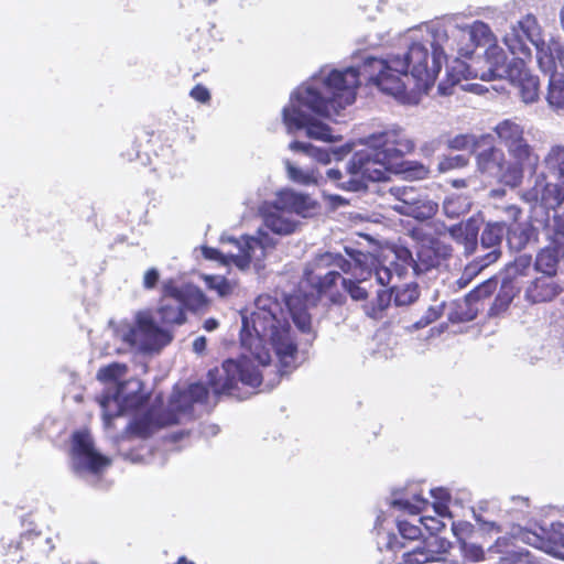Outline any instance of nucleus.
I'll return each mask as SVG.
<instances>
[{
  "mask_svg": "<svg viewBox=\"0 0 564 564\" xmlns=\"http://www.w3.org/2000/svg\"><path fill=\"white\" fill-rule=\"evenodd\" d=\"M297 301L296 296H290L285 302V312L282 303L274 297L260 295L253 306L242 313L240 341L243 352L239 358L227 359L220 368L208 372V383L216 394L239 398L240 386L252 389L259 387L272 368L271 350L279 360L280 372L296 367L297 345L286 315L292 316L300 330L308 332L311 328L306 307L297 308Z\"/></svg>",
  "mask_w": 564,
  "mask_h": 564,
  "instance_id": "f257e3e1",
  "label": "nucleus"
},
{
  "mask_svg": "<svg viewBox=\"0 0 564 564\" xmlns=\"http://www.w3.org/2000/svg\"><path fill=\"white\" fill-rule=\"evenodd\" d=\"M358 75L354 67L344 70L333 69L324 79L299 87L282 111L288 130L305 128L307 137L312 139L324 142L339 141L340 137H334L332 129L312 118L310 112L328 118L354 104L360 85Z\"/></svg>",
  "mask_w": 564,
  "mask_h": 564,
  "instance_id": "f03ea898",
  "label": "nucleus"
},
{
  "mask_svg": "<svg viewBox=\"0 0 564 564\" xmlns=\"http://www.w3.org/2000/svg\"><path fill=\"white\" fill-rule=\"evenodd\" d=\"M126 373L127 366L118 362L100 368L97 372V379L108 384L106 392L98 398L106 429L110 427L112 419L141 403V381L138 379L120 381Z\"/></svg>",
  "mask_w": 564,
  "mask_h": 564,
  "instance_id": "7ed1b4c3",
  "label": "nucleus"
},
{
  "mask_svg": "<svg viewBox=\"0 0 564 564\" xmlns=\"http://www.w3.org/2000/svg\"><path fill=\"white\" fill-rule=\"evenodd\" d=\"M372 152L361 163L364 175L372 181H381L386 172L403 167V158L415 149L414 142L398 129L371 135Z\"/></svg>",
  "mask_w": 564,
  "mask_h": 564,
  "instance_id": "20e7f679",
  "label": "nucleus"
},
{
  "mask_svg": "<svg viewBox=\"0 0 564 564\" xmlns=\"http://www.w3.org/2000/svg\"><path fill=\"white\" fill-rule=\"evenodd\" d=\"M494 131L500 144L507 149L513 160L502 176L505 185L517 188L522 184L524 166L530 165L535 169L539 163V155L525 139L523 127L514 120L505 119L500 121Z\"/></svg>",
  "mask_w": 564,
  "mask_h": 564,
  "instance_id": "39448f33",
  "label": "nucleus"
},
{
  "mask_svg": "<svg viewBox=\"0 0 564 564\" xmlns=\"http://www.w3.org/2000/svg\"><path fill=\"white\" fill-rule=\"evenodd\" d=\"M207 395L208 390L202 383L191 384L184 391L176 389L171 395L166 414L161 415L152 410L134 421L132 431L141 437H148L160 427L180 423L183 417L191 416L193 405L195 403H204Z\"/></svg>",
  "mask_w": 564,
  "mask_h": 564,
  "instance_id": "423d86ee",
  "label": "nucleus"
},
{
  "mask_svg": "<svg viewBox=\"0 0 564 564\" xmlns=\"http://www.w3.org/2000/svg\"><path fill=\"white\" fill-rule=\"evenodd\" d=\"M432 65L429 66V48L419 42H413L402 55L391 56V63L398 73L408 76L409 73L415 80L414 89L419 93H427L442 69V61L445 58L440 45H432Z\"/></svg>",
  "mask_w": 564,
  "mask_h": 564,
  "instance_id": "0eeeda50",
  "label": "nucleus"
},
{
  "mask_svg": "<svg viewBox=\"0 0 564 564\" xmlns=\"http://www.w3.org/2000/svg\"><path fill=\"white\" fill-rule=\"evenodd\" d=\"M116 336L129 347L142 352H158L173 338L167 328L156 325L150 311L138 312L133 325H119Z\"/></svg>",
  "mask_w": 564,
  "mask_h": 564,
  "instance_id": "6e6552de",
  "label": "nucleus"
},
{
  "mask_svg": "<svg viewBox=\"0 0 564 564\" xmlns=\"http://www.w3.org/2000/svg\"><path fill=\"white\" fill-rule=\"evenodd\" d=\"M358 77L364 75L369 83L376 85L382 93L391 95L403 104H411L414 100L413 90L406 88L401 73H398L394 65L389 61L378 57H367L362 65Z\"/></svg>",
  "mask_w": 564,
  "mask_h": 564,
  "instance_id": "1a4fd4ad",
  "label": "nucleus"
},
{
  "mask_svg": "<svg viewBox=\"0 0 564 564\" xmlns=\"http://www.w3.org/2000/svg\"><path fill=\"white\" fill-rule=\"evenodd\" d=\"M438 229L436 223H426L413 227L410 236L419 245V247H440V242L435 235H443L448 231L449 236L459 245L465 247H477V238L480 230V221L476 218H469L464 223L446 228L442 225Z\"/></svg>",
  "mask_w": 564,
  "mask_h": 564,
  "instance_id": "9d476101",
  "label": "nucleus"
},
{
  "mask_svg": "<svg viewBox=\"0 0 564 564\" xmlns=\"http://www.w3.org/2000/svg\"><path fill=\"white\" fill-rule=\"evenodd\" d=\"M539 231L531 223L508 227L503 221L488 223L481 234V247H500L506 239L507 247H527L538 242Z\"/></svg>",
  "mask_w": 564,
  "mask_h": 564,
  "instance_id": "9b49d317",
  "label": "nucleus"
},
{
  "mask_svg": "<svg viewBox=\"0 0 564 564\" xmlns=\"http://www.w3.org/2000/svg\"><path fill=\"white\" fill-rule=\"evenodd\" d=\"M70 458L73 469L83 477L97 476L110 465V459L95 448L91 435L84 430L73 434Z\"/></svg>",
  "mask_w": 564,
  "mask_h": 564,
  "instance_id": "f8f14e48",
  "label": "nucleus"
},
{
  "mask_svg": "<svg viewBox=\"0 0 564 564\" xmlns=\"http://www.w3.org/2000/svg\"><path fill=\"white\" fill-rule=\"evenodd\" d=\"M521 198L530 205L556 210L564 203V184L549 182L546 174L541 173L534 184L521 193Z\"/></svg>",
  "mask_w": 564,
  "mask_h": 564,
  "instance_id": "ddd939ff",
  "label": "nucleus"
},
{
  "mask_svg": "<svg viewBox=\"0 0 564 564\" xmlns=\"http://www.w3.org/2000/svg\"><path fill=\"white\" fill-rule=\"evenodd\" d=\"M332 259L330 253L321 256L313 265H308L304 271V279L301 283V289L306 285L312 286V291L306 294L305 302L312 304L315 303L316 297L323 293H326L336 283L337 280L341 279V275L334 271H325Z\"/></svg>",
  "mask_w": 564,
  "mask_h": 564,
  "instance_id": "4468645a",
  "label": "nucleus"
},
{
  "mask_svg": "<svg viewBox=\"0 0 564 564\" xmlns=\"http://www.w3.org/2000/svg\"><path fill=\"white\" fill-rule=\"evenodd\" d=\"M508 79L518 88L520 97L525 104L538 100L539 78L530 73L521 58H514L510 63Z\"/></svg>",
  "mask_w": 564,
  "mask_h": 564,
  "instance_id": "2eb2a0df",
  "label": "nucleus"
},
{
  "mask_svg": "<svg viewBox=\"0 0 564 564\" xmlns=\"http://www.w3.org/2000/svg\"><path fill=\"white\" fill-rule=\"evenodd\" d=\"M481 144L487 145V148L476 151V163L478 170L481 173L498 176L499 182L505 184L502 176L511 162L506 160V155L501 149L492 144V138L486 142H480V145Z\"/></svg>",
  "mask_w": 564,
  "mask_h": 564,
  "instance_id": "dca6fc26",
  "label": "nucleus"
},
{
  "mask_svg": "<svg viewBox=\"0 0 564 564\" xmlns=\"http://www.w3.org/2000/svg\"><path fill=\"white\" fill-rule=\"evenodd\" d=\"M315 207L316 203L308 195L295 193L292 189L280 191L270 204V208L276 212L294 213L302 216H306Z\"/></svg>",
  "mask_w": 564,
  "mask_h": 564,
  "instance_id": "f3484780",
  "label": "nucleus"
},
{
  "mask_svg": "<svg viewBox=\"0 0 564 564\" xmlns=\"http://www.w3.org/2000/svg\"><path fill=\"white\" fill-rule=\"evenodd\" d=\"M165 295H173L178 299L183 307L196 311L206 305V297L203 292L193 284H180L174 279L165 280L162 284Z\"/></svg>",
  "mask_w": 564,
  "mask_h": 564,
  "instance_id": "a211bd4d",
  "label": "nucleus"
},
{
  "mask_svg": "<svg viewBox=\"0 0 564 564\" xmlns=\"http://www.w3.org/2000/svg\"><path fill=\"white\" fill-rule=\"evenodd\" d=\"M528 543L554 557L564 558V552L562 551L564 549V524L561 522L552 523L547 538L532 534L528 536Z\"/></svg>",
  "mask_w": 564,
  "mask_h": 564,
  "instance_id": "6ab92c4d",
  "label": "nucleus"
},
{
  "mask_svg": "<svg viewBox=\"0 0 564 564\" xmlns=\"http://www.w3.org/2000/svg\"><path fill=\"white\" fill-rule=\"evenodd\" d=\"M485 59L488 64V69L481 75V79L494 80L509 77L510 63H507V55L503 48L498 45H490L485 52Z\"/></svg>",
  "mask_w": 564,
  "mask_h": 564,
  "instance_id": "aec40b11",
  "label": "nucleus"
},
{
  "mask_svg": "<svg viewBox=\"0 0 564 564\" xmlns=\"http://www.w3.org/2000/svg\"><path fill=\"white\" fill-rule=\"evenodd\" d=\"M561 289L551 276L536 278L525 290V299L533 303H543L553 300Z\"/></svg>",
  "mask_w": 564,
  "mask_h": 564,
  "instance_id": "412c9836",
  "label": "nucleus"
},
{
  "mask_svg": "<svg viewBox=\"0 0 564 564\" xmlns=\"http://www.w3.org/2000/svg\"><path fill=\"white\" fill-rule=\"evenodd\" d=\"M398 258L409 256L416 273H422L440 264L438 249H415V258L410 249H392Z\"/></svg>",
  "mask_w": 564,
  "mask_h": 564,
  "instance_id": "4be33fe9",
  "label": "nucleus"
},
{
  "mask_svg": "<svg viewBox=\"0 0 564 564\" xmlns=\"http://www.w3.org/2000/svg\"><path fill=\"white\" fill-rule=\"evenodd\" d=\"M158 314L164 325H181L185 322L184 307L178 299L173 295H165L163 293Z\"/></svg>",
  "mask_w": 564,
  "mask_h": 564,
  "instance_id": "5701e85b",
  "label": "nucleus"
},
{
  "mask_svg": "<svg viewBox=\"0 0 564 564\" xmlns=\"http://www.w3.org/2000/svg\"><path fill=\"white\" fill-rule=\"evenodd\" d=\"M556 62L564 68V47L553 44L547 46L546 50L543 47L539 48L538 63L545 74L557 73Z\"/></svg>",
  "mask_w": 564,
  "mask_h": 564,
  "instance_id": "b1692460",
  "label": "nucleus"
},
{
  "mask_svg": "<svg viewBox=\"0 0 564 564\" xmlns=\"http://www.w3.org/2000/svg\"><path fill=\"white\" fill-rule=\"evenodd\" d=\"M282 212L270 208L264 215V227L278 235H290L295 231L297 224L282 216Z\"/></svg>",
  "mask_w": 564,
  "mask_h": 564,
  "instance_id": "393cba45",
  "label": "nucleus"
},
{
  "mask_svg": "<svg viewBox=\"0 0 564 564\" xmlns=\"http://www.w3.org/2000/svg\"><path fill=\"white\" fill-rule=\"evenodd\" d=\"M400 214L412 216L416 219H429L437 212V204L431 200L415 198L410 206H394Z\"/></svg>",
  "mask_w": 564,
  "mask_h": 564,
  "instance_id": "a878e982",
  "label": "nucleus"
},
{
  "mask_svg": "<svg viewBox=\"0 0 564 564\" xmlns=\"http://www.w3.org/2000/svg\"><path fill=\"white\" fill-rule=\"evenodd\" d=\"M544 167L547 174L556 177L560 181L564 180V147L553 145L546 153L543 160Z\"/></svg>",
  "mask_w": 564,
  "mask_h": 564,
  "instance_id": "bb28decb",
  "label": "nucleus"
},
{
  "mask_svg": "<svg viewBox=\"0 0 564 564\" xmlns=\"http://www.w3.org/2000/svg\"><path fill=\"white\" fill-rule=\"evenodd\" d=\"M500 257V252L498 249H494L488 252L486 256L479 259H475L465 267L464 273L459 280L462 282V286H465L468 282L473 280L481 270L487 268L489 264L496 262Z\"/></svg>",
  "mask_w": 564,
  "mask_h": 564,
  "instance_id": "cd10ccee",
  "label": "nucleus"
},
{
  "mask_svg": "<svg viewBox=\"0 0 564 564\" xmlns=\"http://www.w3.org/2000/svg\"><path fill=\"white\" fill-rule=\"evenodd\" d=\"M455 64V66L447 70L446 79L442 80L438 85V93L441 95H452L454 86L467 77V65L459 59H456Z\"/></svg>",
  "mask_w": 564,
  "mask_h": 564,
  "instance_id": "c85d7f7f",
  "label": "nucleus"
},
{
  "mask_svg": "<svg viewBox=\"0 0 564 564\" xmlns=\"http://www.w3.org/2000/svg\"><path fill=\"white\" fill-rule=\"evenodd\" d=\"M546 99L554 108H564V77L562 74H550Z\"/></svg>",
  "mask_w": 564,
  "mask_h": 564,
  "instance_id": "c756f323",
  "label": "nucleus"
},
{
  "mask_svg": "<svg viewBox=\"0 0 564 564\" xmlns=\"http://www.w3.org/2000/svg\"><path fill=\"white\" fill-rule=\"evenodd\" d=\"M562 249H540L536 259V270L543 272L547 276L555 273L558 263V253Z\"/></svg>",
  "mask_w": 564,
  "mask_h": 564,
  "instance_id": "7c9ffc66",
  "label": "nucleus"
},
{
  "mask_svg": "<svg viewBox=\"0 0 564 564\" xmlns=\"http://www.w3.org/2000/svg\"><path fill=\"white\" fill-rule=\"evenodd\" d=\"M221 241L232 243V245H235V247H248V248L267 247L268 245L271 243L269 240V237H268V231L264 230L263 228H259L256 236L242 235L241 240L236 239L234 237H228V238L223 237Z\"/></svg>",
  "mask_w": 564,
  "mask_h": 564,
  "instance_id": "2f4dec72",
  "label": "nucleus"
},
{
  "mask_svg": "<svg viewBox=\"0 0 564 564\" xmlns=\"http://www.w3.org/2000/svg\"><path fill=\"white\" fill-rule=\"evenodd\" d=\"M393 507L399 508L410 514H419L423 512L427 506L429 501L424 499L421 495L414 494L412 498H400L394 499L391 503Z\"/></svg>",
  "mask_w": 564,
  "mask_h": 564,
  "instance_id": "473e14b6",
  "label": "nucleus"
},
{
  "mask_svg": "<svg viewBox=\"0 0 564 564\" xmlns=\"http://www.w3.org/2000/svg\"><path fill=\"white\" fill-rule=\"evenodd\" d=\"M290 148L293 151L305 153L323 164H328L332 160V154L329 151L316 148L311 143L293 141L290 144Z\"/></svg>",
  "mask_w": 564,
  "mask_h": 564,
  "instance_id": "72a5a7b5",
  "label": "nucleus"
},
{
  "mask_svg": "<svg viewBox=\"0 0 564 564\" xmlns=\"http://www.w3.org/2000/svg\"><path fill=\"white\" fill-rule=\"evenodd\" d=\"M490 139V134L481 135L478 140L468 134H458L449 140V147L455 150L473 148L474 151H477L480 148V142H486Z\"/></svg>",
  "mask_w": 564,
  "mask_h": 564,
  "instance_id": "f704fd0d",
  "label": "nucleus"
},
{
  "mask_svg": "<svg viewBox=\"0 0 564 564\" xmlns=\"http://www.w3.org/2000/svg\"><path fill=\"white\" fill-rule=\"evenodd\" d=\"M206 285L215 290L218 295L227 296L234 292L235 284L220 275H204Z\"/></svg>",
  "mask_w": 564,
  "mask_h": 564,
  "instance_id": "c9c22d12",
  "label": "nucleus"
},
{
  "mask_svg": "<svg viewBox=\"0 0 564 564\" xmlns=\"http://www.w3.org/2000/svg\"><path fill=\"white\" fill-rule=\"evenodd\" d=\"M394 302L399 306H404L413 303L419 297V290L416 285L406 284L401 288H395Z\"/></svg>",
  "mask_w": 564,
  "mask_h": 564,
  "instance_id": "e433bc0d",
  "label": "nucleus"
},
{
  "mask_svg": "<svg viewBox=\"0 0 564 564\" xmlns=\"http://www.w3.org/2000/svg\"><path fill=\"white\" fill-rule=\"evenodd\" d=\"M501 564H538L536 556L528 551L508 552L500 557Z\"/></svg>",
  "mask_w": 564,
  "mask_h": 564,
  "instance_id": "4c0bfd02",
  "label": "nucleus"
},
{
  "mask_svg": "<svg viewBox=\"0 0 564 564\" xmlns=\"http://www.w3.org/2000/svg\"><path fill=\"white\" fill-rule=\"evenodd\" d=\"M391 195L400 200L399 206H410L415 200L417 194L413 187L392 186L389 188Z\"/></svg>",
  "mask_w": 564,
  "mask_h": 564,
  "instance_id": "58836bf2",
  "label": "nucleus"
},
{
  "mask_svg": "<svg viewBox=\"0 0 564 564\" xmlns=\"http://www.w3.org/2000/svg\"><path fill=\"white\" fill-rule=\"evenodd\" d=\"M250 249H238L237 254L230 257H223L221 261L225 265L235 264L240 270H245L249 267L251 261Z\"/></svg>",
  "mask_w": 564,
  "mask_h": 564,
  "instance_id": "ea45409f",
  "label": "nucleus"
},
{
  "mask_svg": "<svg viewBox=\"0 0 564 564\" xmlns=\"http://www.w3.org/2000/svg\"><path fill=\"white\" fill-rule=\"evenodd\" d=\"M378 545L380 550L397 551L404 547V543L399 541V538L393 533H378Z\"/></svg>",
  "mask_w": 564,
  "mask_h": 564,
  "instance_id": "a19ab883",
  "label": "nucleus"
},
{
  "mask_svg": "<svg viewBox=\"0 0 564 564\" xmlns=\"http://www.w3.org/2000/svg\"><path fill=\"white\" fill-rule=\"evenodd\" d=\"M463 556L466 561L469 562H480L485 560L484 550L474 543L463 542L460 545Z\"/></svg>",
  "mask_w": 564,
  "mask_h": 564,
  "instance_id": "79ce46f5",
  "label": "nucleus"
},
{
  "mask_svg": "<svg viewBox=\"0 0 564 564\" xmlns=\"http://www.w3.org/2000/svg\"><path fill=\"white\" fill-rule=\"evenodd\" d=\"M398 528L401 539L403 540H416L421 535L420 527L411 524L406 521H399Z\"/></svg>",
  "mask_w": 564,
  "mask_h": 564,
  "instance_id": "37998d69",
  "label": "nucleus"
},
{
  "mask_svg": "<svg viewBox=\"0 0 564 564\" xmlns=\"http://www.w3.org/2000/svg\"><path fill=\"white\" fill-rule=\"evenodd\" d=\"M551 239L554 243L553 247H564V217L557 216L554 218V228Z\"/></svg>",
  "mask_w": 564,
  "mask_h": 564,
  "instance_id": "c03bdc74",
  "label": "nucleus"
},
{
  "mask_svg": "<svg viewBox=\"0 0 564 564\" xmlns=\"http://www.w3.org/2000/svg\"><path fill=\"white\" fill-rule=\"evenodd\" d=\"M343 284L347 292L350 294L351 299L355 301H362L367 299V291L365 288L360 285V283H356L352 281H346L345 279H341Z\"/></svg>",
  "mask_w": 564,
  "mask_h": 564,
  "instance_id": "a18cd8bd",
  "label": "nucleus"
},
{
  "mask_svg": "<svg viewBox=\"0 0 564 564\" xmlns=\"http://www.w3.org/2000/svg\"><path fill=\"white\" fill-rule=\"evenodd\" d=\"M288 173H289L290 178L296 183H300L303 185L316 183V181L313 178L312 175L305 174L300 169H297L291 164H288Z\"/></svg>",
  "mask_w": 564,
  "mask_h": 564,
  "instance_id": "49530a36",
  "label": "nucleus"
},
{
  "mask_svg": "<svg viewBox=\"0 0 564 564\" xmlns=\"http://www.w3.org/2000/svg\"><path fill=\"white\" fill-rule=\"evenodd\" d=\"M327 176L329 180L337 183V186L339 188L346 189V191H357L359 188V183L356 181H349L347 184H339L338 182L341 178V172L337 169H330L327 171Z\"/></svg>",
  "mask_w": 564,
  "mask_h": 564,
  "instance_id": "de8ad7c7",
  "label": "nucleus"
},
{
  "mask_svg": "<svg viewBox=\"0 0 564 564\" xmlns=\"http://www.w3.org/2000/svg\"><path fill=\"white\" fill-rule=\"evenodd\" d=\"M189 96L200 104H207L210 100L209 90L202 84L194 86L189 91Z\"/></svg>",
  "mask_w": 564,
  "mask_h": 564,
  "instance_id": "09e8293b",
  "label": "nucleus"
},
{
  "mask_svg": "<svg viewBox=\"0 0 564 564\" xmlns=\"http://www.w3.org/2000/svg\"><path fill=\"white\" fill-rule=\"evenodd\" d=\"M160 279L159 271L154 268L145 271L143 275L142 285L147 290L154 289Z\"/></svg>",
  "mask_w": 564,
  "mask_h": 564,
  "instance_id": "8fccbe9b",
  "label": "nucleus"
},
{
  "mask_svg": "<svg viewBox=\"0 0 564 564\" xmlns=\"http://www.w3.org/2000/svg\"><path fill=\"white\" fill-rule=\"evenodd\" d=\"M420 522L424 524L425 528L432 533H436L445 527L443 521L435 519L434 517L431 516L422 517L420 519Z\"/></svg>",
  "mask_w": 564,
  "mask_h": 564,
  "instance_id": "3c124183",
  "label": "nucleus"
},
{
  "mask_svg": "<svg viewBox=\"0 0 564 564\" xmlns=\"http://www.w3.org/2000/svg\"><path fill=\"white\" fill-rule=\"evenodd\" d=\"M470 33H471L473 37H477V36L485 37L490 34V29L485 22L476 21L471 25Z\"/></svg>",
  "mask_w": 564,
  "mask_h": 564,
  "instance_id": "603ef678",
  "label": "nucleus"
},
{
  "mask_svg": "<svg viewBox=\"0 0 564 564\" xmlns=\"http://www.w3.org/2000/svg\"><path fill=\"white\" fill-rule=\"evenodd\" d=\"M502 212L507 215L509 219H511L513 223H517L521 215H522V208L518 205H507L502 207Z\"/></svg>",
  "mask_w": 564,
  "mask_h": 564,
  "instance_id": "864d4df0",
  "label": "nucleus"
},
{
  "mask_svg": "<svg viewBox=\"0 0 564 564\" xmlns=\"http://www.w3.org/2000/svg\"><path fill=\"white\" fill-rule=\"evenodd\" d=\"M468 158L465 155H455L453 158H448L445 161L446 167L448 169H455V167H463L467 165Z\"/></svg>",
  "mask_w": 564,
  "mask_h": 564,
  "instance_id": "5fc2aeb1",
  "label": "nucleus"
},
{
  "mask_svg": "<svg viewBox=\"0 0 564 564\" xmlns=\"http://www.w3.org/2000/svg\"><path fill=\"white\" fill-rule=\"evenodd\" d=\"M448 501H434L433 509L435 513L441 518H451V512L447 506Z\"/></svg>",
  "mask_w": 564,
  "mask_h": 564,
  "instance_id": "6e6d98bb",
  "label": "nucleus"
},
{
  "mask_svg": "<svg viewBox=\"0 0 564 564\" xmlns=\"http://www.w3.org/2000/svg\"><path fill=\"white\" fill-rule=\"evenodd\" d=\"M404 171L410 172L412 176L419 180L425 178L429 174V169L422 164H416L413 169H404Z\"/></svg>",
  "mask_w": 564,
  "mask_h": 564,
  "instance_id": "4d7b16f0",
  "label": "nucleus"
},
{
  "mask_svg": "<svg viewBox=\"0 0 564 564\" xmlns=\"http://www.w3.org/2000/svg\"><path fill=\"white\" fill-rule=\"evenodd\" d=\"M431 495L435 499V501H448L449 500V494L444 488L432 489Z\"/></svg>",
  "mask_w": 564,
  "mask_h": 564,
  "instance_id": "13d9d810",
  "label": "nucleus"
},
{
  "mask_svg": "<svg viewBox=\"0 0 564 564\" xmlns=\"http://www.w3.org/2000/svg\"><path fill=\"white\" fill-rule=\"evenodd\" d=\"M206 346H207V340L204 336H199L197 337L194 341H193V350L196 352V354H202L204 352V350L206 349Z\"/></svg>",
  "mask_w": 564,
  "mask_h": 564,
  "instance_id": "bf43d9fd",
  "label": "nucleus"
},
{
  "mask_svg": "<svg viewBox=\"0 0 564 564\" xmlns=\"http://www.w3.org/2000/svg\"><path fill=\"white\" fill-rule=\"evenodd\" d=\"M438 316H440L438 312L434 308H431L427 311L426 316L423 318L424 322L422 323V321H421L419 324L427 325V324L434 322Z\"/></svg>",
  "mask_w": 564,
  "mask_h": 564,
  "instance_id": "052dcab7",
  "label": "nucleus"
},
{
  "mask_svg": "<svg viewBox=\"0 0 564 564\" xmlns=\"http://www.w3.org/2000/svg\"><path fill=\"white\" fill-rule=\"evenodd\" d=\"M507 545H508V539H506V538L498 539V540H497V542H496V544H495L492 547H490V549L488 550V552H489V553H500V552H501V551H500V547H501V546H505V547H506Z\"/></svg>",
  "mask_w": 564,
  "mask_h": 564,
  "instance_id": "680f3d73",
  "label": "nucleus"
},
{
  "mask_svg": "<svg viewBox=\"0 0 564 564\" xmlns=\"http://www.w3.org/2000/svg\"><path fill=\"white\" fill-rule=\"evenodd\" d=\"M218 327V322L215 318H208L204 322V329L213 332Z\"/></svg>",
  "mask_w": 564,
  "mask_h": 564,
  "instance_id": "e2e57ef3",
  "label": "nucleus"
},
{
  "mask_svg": "<svg viewBox=\"0 0 564 564\" xmlns=\"http://www.w3.org/2000/svg\"><path fill=\"white\" fill-rule=\"evenodd\" d=\"M202 251L206 259H217L219 256L218 249L208 248V249H202Z\"/></svg>",
  "mask_w": 564,
  "mask_h": 564,
  "instance_id": "0e129e2a",
  "label": "nucleus"
},
{
  "mask_svg": "<svg viewBox=\"0 0 564 564\" xmlns=\"http://www.w3.org/2000/svg\"><path fill=\"white\" fill-rule=\"evenodd\" d=\"M507 194L505 188H494L489 192V197L491 198H503Z\"/></svg>",
  "mask_w": 564,
  "mask_h": 564,
  "instance_id": "69168bd1",
  "label": "nucleus"
},
{
  "mask_svg": "<svg viewBox=\"0 0 564 564\" xmlns=\"http://www.w3.org/2000/svg\"><path fill=\"white\" fill-rule=\"evenodd\" d=\"M512 501L517 502L520 510H522V508H527L529 506L528 499L523 498V497H512Z\"/></svg>",
  "mask_w": 564,
  "mask_h": 564,
  "instance_id": "338daca9",
  "label": "nucleus"
},
{
  "mask_svg": "<svg viewBox=\"0 0 564 564\" xmlns=\"http://www.w3.org/2000/svg\"><path fill=\"white\" fill-rule=\"evenodd\" d=\"M348 253V256L355 260V261H359L358 259V256L360 254V252L357 250V249H345Z\"/></svg>",
  "mask_w": 564,
  "mask_h": 564,
  "instance_id": "774afa93",
  "label": "nucleus"
}]
</instances>
